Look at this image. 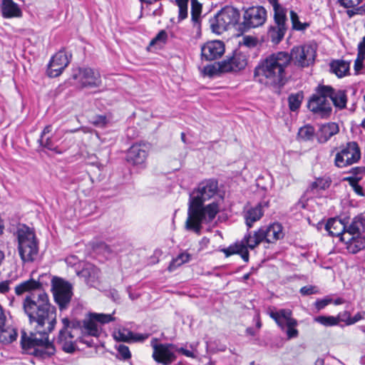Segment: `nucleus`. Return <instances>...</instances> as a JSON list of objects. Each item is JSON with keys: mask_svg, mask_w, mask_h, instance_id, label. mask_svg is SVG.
<instances>
[{"mask_svg": "<svg viewBox=\"0 0 365 365\" xmlns=\"http://www.w3.org/2000/svg\"><path fill=\"white\" fill-rule=\"evenodd\" d=\"M15 293L18 296L27 293L23 301V309L33 329L29 336L22 333V348L29 350L38 347L35 350L40 351L43 357L53 355L56 349L49 341L48 334L56 324V310L50 303L48 295L42 289L41 284L34 279L17 284Z\"/></svg>", "mask_w": 365, "mask_h": 365, "instance_id": "nucleus-1", "label": "nucleus"}, {"mask_svg": "<svg viewBox=\"0 0 365 365\" xmlns=\"http://www.w3.org/2000/svg\"><path fill=\"white\" fill-rule=\"evenodd\" d=\"M220 201L222 197L216 180L200 182L190 193L185 229L200 235L202 225L212 222L219 212Z\"/></svg>", "mask_w": 365, "mask_h": 365, "instance_id": "nucleus-2", "label": "nucleus"}, {"mask_svg": "<svg viewBox=\"0 0 365 365\" xmlns=\"http://www.w3.org/2000/svg\"><path fill=\"white\" fill-rule=\"evenodd\" d=\"M115 320L113 314L90 313L85 319L70 321L63 318V327L60 330L56 342L66 353H73L76 350L73 331L79 329L83 336H99L103 331V325Z\"/></svg>", "mask_w": 365, "mask_h": 365, "instance_id": "nucleus-3", "label": "nucleus"}, {"mask_svg": "<svg viewBox=\"0 0 365 365\" xmlns=\"http://www.w3.org/2000/svg\"><path fill=\"white\" fill-rule=\"evenodd\" d=\"M284 236L283 227L279 222H273L268 225L262 226L258 230L254 232H247L244 237L230 245L228 247L224 248L222 251L226 257L235 254H239L242 259L247 262L249 261L248 249L253 250L259 245L262 241L268 243H274Z\"/></svg>", "mask_w": 365, "mask_h": 365, "instance_id": "nucleus-4", "label": "nucleus"}, {"mask_svg": "<svg viewBox=\"0 0 365 365\" xmlns=\"http://www.w3.org/2000/svg\"><path fill=\"white\" fill-rule=\"evenodd\" d=\"M288 53L279 51L262 58L254 71L255 81L265 86H281L286 78L289 66Z\"/></svg>", "mask_w": 365, "mask_h": 365, "instance_id": "nucleus-5", "label": "nucleus"}, {"mask_svg": "<svg viewBox=\"0 0 365 365\" xmlns=\"http://www.w3.org/2000/svg\"><path fill=\"white\" fill-rule=\"evenodd\" d=\"M18 251L22 261L31 262L38 252V244L33 230L26 226L19 227L16 232Z\"/></svg>", "mask_w": 365, "mask_h": 365, "instance_id": "nucleus-6", "label": "nucleus"}, {"mask_svg": "<svg viewBox=\"0 0 365 365\" xmlns=\"http://www.w3.org/2000/svg\"><path fill=\"white\" fill-rule=\"evenodd\" d=\"M274 10V24L268 28L267 40L273 44H278L283 39L287 30V9L279 1H269Z\"/></svg>", "mask_w": 365, "mask_h": 365, "instance_id": "nucleus-7", "label": "nucleus"}, {"mask_svg": "<svg viewBox=\"0 0 365 365\" xmlns=\"http://www.w3.org/2000/svg\"><path fill=\"white\" fill-rule=\"evenodd\" d=\"M329 91L325 85H319L308 101V109L317 117L327 118L331 114L332 107L327 96Z\"/></svg>", "mask_w": 365, "mask_h": 365, "instance_id": "nucleus-8", "label": "nucleus"}, {"mask_svg": "<svg viewBox=\"0 0 365 365\" xmlns=\"http://www.w3.org/2000/svg\"><path fill=\"white\" fill-rule=\"evenodd\" d=\"M240 19V11L230 6L222 8L215 16L211 23L212 31L221 34L239 23Z\"/></svg>", "mask_w": 365, "mask_h": 365, "instance_id": "nucleus-9", "label": "nucleus"}, {"mask_svg": "<svg viewBox=\"0 0 365 365\" xmlns=\"http://www.w3.org/2000/svg\"><path fill=\"white\" fill-rule=\"evenodd\" d=\"M267 313L282 331H286L288 339H294L298 336L299 331L297 329L298 322L292 317V312L290 309H269Z\"/></svg>", "mask_w": 365, "mask_h": 365, "instance_id": "nucleus-10", "label": "nucleus"}, {"mask_svg": "<svg viewBox=\"0 0 365 365\" xmlns=\"http://www.w3.org/2000/svg\"><path fill=\"white\" fill-rule=\"evenodd\" d=\"M150 346L153 351L152 357L153 360L163 365H170L177 359V346L173 344L158 342V339L153 338Z\"/></svg>", "mask_w": 365, "mask_h": 365, "instance_id": "nucleus-11", "label": "nucleus"}, {"mask_svg": "<svg viewBox=\"0 0 365 365\" xmlns=\"http://www.w3.org/2000/svg\"><path fill=\"white\" fill-rule=\"evenodd\" d=\"M361 158V150L356 142L340 146L335 155L334 164L339 168L356 163Z\"/></svg>", "mask_w": 365, "mask_h": 365, "instance_id": "nucleus-12", "label": "nucleus"}, {"mask_svg": "<svg viewBox=\"0 0 365 365\" xmlns=\"http://www.w3.org/2000/svg\"><path fill=\"white\" fill-rule=\"evenodd\" d=\"M51 290L60 309H66L73 294L71 285L61 278L55 277L51 280Z\"/></svg>", "mask_w": 365, "mask_h": 365, "instance_id": "nucleus-13", "label": "nucleus"}, {"mask_svg": "<svg viewBox=\"0 0 365 365\" xmlns=\"http://www.w3.org/2000/svg\"><path fill=\"white\" fill-rule=\"evenodd\" d=\"M289 65L291 61L295 66L304 68L313 63L316 57V50L311 45H303L300 46H294L291 50V53H288Z\"/></svg>", "mask_w": 365, "mask_h": 365, "instance_id": "nucleus-14", "label": "nucleus"}, {"mask_svg": "<svg viewBox=\"0 0 365 365\" xmlns=\"http://www.w3.org/2000/svg\"><path fill=\"white\" fill-rule=\"evenodd\" d=\"M73 77L82 88H97L101 85L99 71L91 68H81Z\"/></svg>", "mask_w": 365, "mask_h": 365, "instance_id": "nucleus-15", "label": "nucleus"}, {"mask_svg": "<svg viewBox=\"0 0 365 365\" xmlns=\"http://www.w3.org/2000/svg\"><path fill=\"white\" fill-rule=\"evenodd\" d=\"M71 58V55L68 54L64 50L57 52L48 64V76L51 78L60 76L69 64Z\"/></svg>", "mask_w": 365, "mask_h": 365, "instance_id": "nucleus-16", "label": "nucleus"}, {"mask_svg": "<svg viewBox=\"0 0 365 365\" xmlns=\"http://www.w3.org/2000/svg\"><path fill=\"white\" fill-rule=\"evenodd\" d=\"M267 19V11L263 6H252L245 11L243 24L247 28L262 26Z\"/></svg>", "mask_w": 365, "mask_h": 365, "instance_id": "nucleus-17", "label": "nucleus"}, {"mask_svg": "<svg viewBox=\"0 0 365 365\" xmlns=\"http://www.w3.org/2000/svg\"><path fill=\"white\" fill-rule=\"evenodd\" d=\"M148 155V145L144 143H135L128 149L126 154V160L133 166L143 168L145 167Z\"/></svg>", "mask_w": 365, "mask_h": 365, "instance_id": "nucleus-18", "label": "nucleus"}, {"mask_svg": "<svg viewBox=\"0 0 365 365\" xmlns=\"http://www.w3.org/2000/svg\"><path fill=\"white\" fill-rule=\"evenodd\" d=\"M247 64V60L245 54L235 53L234 55L225 59L219 63L220 72H237L244 69Z\"/></svg>", "mask_w": 365, "mask_h": 365, "instance_id": "nucleus-19", "label": "nucleus"}, {"mask_svg": "<svg viewBox=\"0 0 365 365\" xmlns=\"http://www.w3.org/2000/svg\"><path fill=\"white\" fill-rule=\"evenodd\" d=\"M225 53V44L221 41H211L201 46L202 59L213 61L220 58Z\"/></svg>", "mask_w": 365, "mask_h": 365, "instance_id": "nucleus-20", "label": "nucleus"}, {"mask_svg": "<svg viewBox=\"0 0 365 365\" xmlns=\"http://www.w3.org/2000/svg\"><path fill=\"white\" fill-rule=\"evenodd\" d=\"M269 201L262 200L257 203L255 207H248L244 212V218L245 220V224L247 227V232H250L249 230L253 226V224L259 221L264 214V209L265 207H268Z\"/></svg>", "mask_w": 365, "mask_h": 365, "instance_id": "nucleus-21", "label": "nucleus"}, {"mask_svg": "<svg viewBox=\"0 0 365 365\" xmlns=\"http://www.w3.org/2000/svg\"><path fill=\"white\" fill-rule=\"evenodd\" d=\"M341 242L346 245V248L349 252L356 254L365 247V237L361 235L343 236Z\"/></svg>", "mask_w": 365, "mask_h": 365, "instance_id": "nucleus-22", "label": "nucleus"}, {"mask_svg": "<svg viewBox=\"0 0 365 365\" xmlns=\"http://www.w3.org/2000/svg\"><path fill=\"white\" fill-rule=\"evenodd\" d=\"M325 229L329 235L339 237L340 241L346 233V224L344 221L336 218L329 219L326 223Z\"/></svg>", "mask_w": 365, "mask_h": 365, "instance_id": "nucleus-23", "label": "nucleus"}, {"mask_svg": "<svg viewBox=\"0 0 365 365\" xmlns=\"http://www.w3.org/2000/svg\"><path fill=\"white\" fill-rule=\"evenodd\" d=\"M326 86L329 91L327 93L328 98L331 99L336 108L341 110L346 108L347 96L344 90L335 89L331 86Z\"/></svg>", "mask_w": 365, "mask_h": 365, "instance_id": "nucleus-24", "label": "nucleus"}, {"mask_svg": "<svg viewBox=\"0 0 365 365\" xmlns=\"http://www.w3.org/2000/svg\"><path fill=\"white\" fill-rule=\"evenodd\" d=\"M150 336V334L133 333L128 329H119L115 334V337L118 341L127 342H143Z\"/></svg>", "mask_w": 365, "mask_h": 365, "instance_id": "nucleus-25", "label": "nucleus"}, {"mask_svg": "<svg viewBox=\"0 0 365 365\" xmlns=\"http://www.w3.org/2000/svg\"><path fill=\"white\" fill-rule=\"evenodd\" d=\"M80 274L90 287H96L99 283L100 270L96 266L88 264L81 270Z\"/></svg>", "mask_w": 365, "mask_h": 365, "instance_id": "nucleus-26", "label": "nucleus"}, {"mask_svg": "<svg viewBox=\"0 0 365 365\" xmlns=\"http://www.w3.org/2000/svg\"><path fill=\"white\" fill-rule=\"evenodd\" d=\"M339 132L338 125L335 123H328L319 126L317 132V138L319 143H325Z\"/></svg>", "mask_w": 365, "mask_h": 365, "instance_id": "nucleus-27", "label": "nucleus"}, {"mask_svg": "<svg viewBox=\"0 0 365 365\" xmlns=\"http://www.w3.org/2000/svg\"><path fill=\"white\" fill-rule=\"evenodd\" d=\"M346 235H361L365 228V215L362 213L355 216L350 223L346 225Z\"/></svg>", "mask_w": 365, "mask_h": 365, "instance_id": "nucleus-28", "label": "nucleus"}, {"mask_svg": "<svg viewBox=\"0 0 365 365\" xmlns=\"http://www.w3.org/2000/svg\"><path fill=\"white\" fill-rule=\"evenodd\" d=\"M1 9L4 18H19L22 16L21 8L14 1H2Z\"/></svg>", "mask_w": 365, "mask_h": 365, "instance_id": "nucleus-29", "label": "nucleus"}, {"mask_svg": "<svg viewBox=\"0 0 365 365\" xmlns=\"http://www.w3.org/2000/svg\"><path fill=\"white\" fill-rule=\"evenodd\" d=\"M330 70L339 78L349 74L350 63L344 60H334L330 63Z\"/></svg>", "mask_w": 365, "mask_h": 365, "instance_id": "nucleus-30", "label": "nucleus"}, {"mask_svg": "<svg viewBox=\"0 0 365 365\" xmlns=\"http://www.w3.org/2000/svg\"><path fill=\"white\" fill-rule=\"evenodd\" d=\"M340 5L347 9L346 14L349 18L353 17L355 15H364L365 14V3L360 5L363 1H339Z\"/></svg>", "mask_w": 365, "mask_h": 365, "instance_id": "nucleus-31", "label": "nucleus"}, {"mask_svg": "<svg viewBox=\"0 0 365 365\" xmlns=\"http://www.w3.org/2000/svg\"><path fill=\"white\" fill-rule=\"evenodd\" d=\"M331 183V180L329 176L317 178L315 180L310 184L309 190L314 194H319L320 192L328 189Z\"/></svg>", "mask_w": 365, "mask_h": 365, "instance_id": "nucleus-32", "label": "nucleus"}, {"mask_svg": "<svg viewBox=\"0 0 365 365\" xmlns=\"http://www.w3.org/2000/svg\"><path fill=\"white\" fill-rule=\"evenodd\" d=\"M16 330L11 327H0V343L10 344L15 341L17 337Z\"/></svg>", "mask_w": 365, "mask_h": 365, "instance_id": "nucleus-33", "label": "nucleus"}, {"mask_svg": "<svg viewBox=\"0 0 365 365\" xmlns=\"http://www.w3.org/2000/svg\"><path fill=\"white\" fill-rule=\"evenodd\" d=\"M303 99L302 93H292L288 97L289 108L292 111L297 110L302 104Z\"/></svg>", "mask_w": 365, "mask_h": 365, "instance_id": "nucleus-34", "label": "nucleus"}, {"mask_svg": "<svg viewBox=\"0 0 365 365\" xmlns=\"http://www.w3.org/2000/svg\"><path fill=\"white\" fill-rule=\"evenodd\" d=\"M314 135V128L313 126L307 125L299 128L298 131L299 138L304 140L312 139Z\"/></svg>", "mask_w": 365, "mask_h": 365, "instance_id": "nucleus-35", "label": "nucleus"}, {"mask_svg": "<svg viewBox=\"0 0 365 365\" xmlns=\"http://www.w3.org/2000/svg\"><path fill=\"white\" fill-rule=\"evenodd\" d=\"M314 321L324 327H334L337 325V319L334 316H318L314 317Z\"/></svg>", "mask_w": 365, "mask_h": 365, "instance_id": "nucleus-36", "label": "nucleus"}, {"mask_svg": "<svg viewBox=\"0 0 365 365\" xmlns=\"http://www.w3.org/2000/svg\"><path fill=\"white\" fill-rule=\"evenodd\" d=\"M290 18L292 24V27L295 30L303 31L305 30L309 26V24L307 23L303 24L300 22L297 14L295 13L294 11H290Z\"/></svg>", "mask_w": 365, "mask_h": 365, "instance_id": "nucleus-37", "label": "nucleus"}, {"mask_svg": "<svg viewBox=\"0 0 365 365\" xmlns=\"http://www.w3.org/2000/svg\"><path fill=\"white\" fill-rule=\"evenodd\" d=\"M175 5L178 6V19L179 20H183L187 16V3L188 1H173Z\"/></svg>", "mask_w": 365, "mask_h": 365, "instance_id": "nucleus-38", "label": "nucleus"}, {"mask_svg": "<svg viewBox=\"0 0 365 365\" xmlns=\"http://www.w3.org/2000/svg\"><path fill=\"white\" fill-rule=\"evenodd\" d=\"M332 303V296L327 295L322 299H317L314 302V307L317 312L324 309L327 305Z\"/></svg>", "mask_w": 365, "mask_h": 365, "instance_id": "nucleus-39", "label": "nucleus"}, {"mask_svg": "<svg viewBox=\"0 0 365 365\" xmlns=\"http://www.w3.org/2000/svg\"><path fill=\"white\" fill-rule=\"evenodd\" d=\"M344 180L347 181L354 191L359 196H364V192L363 187L359 184V178H345Z\"/></svg>", "mask_w": 365, "mask_h": 365, "instance_id": "nucleus-40", "label": "nucleus"}, {"mask_svg": "<svg viewBox=\"0 0 365 365\" xmlns=\"http://www.w3.org/2000/svg\"><path fill=\"white\" fill-rule=\"evenodd\" d=\"M192 7H191V16L192 19L195 22H198L202 11V5L199 1H191Z\"/></svg>", "mask_w": 365, "mask_h": 365, "instance_id": "nucleus-41", "label": "nucleus"}, {"mask_svg": "<svg viewBox=\"0 0 365 365\" xmlns=\"http://www.w3.org/2000/svg\"><path fill=\"white\" fill-rule=\"evenodd\" d=\"M168 38V34L165 31L161 30L156 35V36L153 38L150 43V46H153L158 43L164 44L165 43Z\"/></svg>", "mask_w": 365, "mask_h": 365, "instance_id": "nucleus-42", "label": "nucleus"}, {"mask_svg": "<svg viewBox=\"0 0 365 365\" xmlns=\"http://www.w3.org/2000/svg\"><path fill=\"white\" fill-rule=\"evenodd\" d=\"M350 173L351 174V176H349L348 178H359V181H360L363 176L365 175V167H355L351 169Z\"/></svg>", "mask_w": 365, "mask_h": 365, "instance_id": "nucleus-43", "label": "nucleus"}, {"mask_svg": "<svg viewBox=\"0 0 365 365\" xmlns=\"http://www.w3.org/2000/svg\"><path fill=\"white\" fill-rule=\"evenodd\" d=\"M118 353L120 357L123 360L129 359L131 357V354L129 348L123 344H120L118 348Z\"/></svg>", "mask_w": 365, "mask_h": 365, "instance_id": "nucleus-44", "label": "nucleus"}, {"mask_svg": "<svg viewBox=\"0 0 365 365\" xmlns=\"http://www.w3.org/2000/svg\"><path fill=\"white\" fill-rule=\"evenodd\" d=\"M337 319V325L340 322H344L346 325L349 326V322L351 321V314L347 311L339 312L337 316L335 317Z\"/></svg>", "mask_w": 365, "mask_h": 365, "instance_id": "nucleus-45", "label": "nucleus"}, {"mask_svg": "<svg viewBox=\"0 0 365 365\" xmlns=\"http://www.w3.org/2000/svg\"><path fill=\"white\" fill-rule=\"evenodd\" d=\"M108 120L106 115H96L93 118L92 123L99 128L104 127L107 123Z\"/></svg>", "mask_w": 365, "mask_h": 365, "instance_id": "nucleus-46", "label": "nucleus"}, {"mask_svg": "<svg viewBox=\"0 0 365 365\" xmlns=\"http://www.w3.org/2000/svg\"><path fill=\"white\" fill-rule=\"evenodd\" d=\"M258 40L256 37L251 36H245L243 37V45L248 48H254L257 46Z\"/></svg>", "mask_w": 365, "mask_h": 365, "instance_id": "nucleus-47", "label": "nucleus"}, {"mask_svg": "<svg viewBox=\"0 0 365 365\" xmlns=\"http://www.w3.org/2000/svg\"><path fill=\"white\" fill-rule=\"evenodd\" d=\"M300 294L304 296L311 295L318 293V290L314 286H304L300 289Z\"/></svg>", "mask_w": 365, "mask_h": 365, "instance_id": "nucleus-48", "label": "nucleus"}, {"mask_svg": "<svg viewBox=\"0 0 365 365\" xmlns=\"http://www.w3.org/2000/svg\"><path fill=\"white\" fill-rule=\"evenodd\" d=\"M41 145L43 146L44 148L50 150H54L56 149V145L53 143L51 138L49 137L43 138V140H39Z\"/></svg>", "mask_w": 365, "mask_h": 365, "instance_id": "nucleus-49", "label": "nucleus"}, {"mask_svg": "<svg viewBox=\"0 0 365 365\" xmlns=\"http://www.w3.org/2000/svg\"><path fill=\"white\" fill-rule=\"evenodd\" d=\"M185 264L181 259H179V257L177 256L175 258H174L172 262H170L168 269L170 272L174 271L176 268L181 266L182 264Z\"/></svg>", "mask_w": 365, "mask_h": 365, "instance_id": "nucleus-50", "label": "nucleus"}, {"mask_svg": "<svg viewBox=\"0 0 365 365\" xmlns=\"http://www.w3.org/2000/svg\"><path fill=\"white\" fill-rule=\"evenodd\" d=\"M358 58H365V36L358 45Z\"/></svg>", "mask_w": 365, "mask_h": 365, "instance_id": "nucleus-51", "label": "nucleus"}, {"mask_svg": "<svg viewBox=\"0 0 365 365\" xmlns=\"http://www.w3.org/2000/svg\"><path fill=\"white\" fill-rule=\"evenodd\" d=\"M365 319V312H359L354 317H351L349 324H354L359 321Z\"/></svg>", "mask_w": 365, "mask_h": 365, "instance_id": "nucleus-52", "label": "nucleus"}, {"mask_svg": "<svg viewBox=\"0 0 365 365\" xmlns=\"http://www.w3.org/2000/svg\"><path fill=\"white\" fill-rule=\"evenodd\" d=\"M9 290V283L8 281L0 282V294H5Z\"/></svg>", "mask_w": 365, "mask_h": 365, "instance_id": "nucleus-53", "label": "nucleus"}, {"mask_svg": "<svg viewBox=\"0 0 365 365\" xmlns=\"http://www.w3.org/2000/svg\"><path fill=\"white\" fill-rule=\"evenodd\" d=\"M178 257L184 263L188 262L191 259V255L187 252H182L180 253Z\"/></svg>", "mask_w": 365, "mask_h": 365, "instance_id": "nucleus-54", "label": "nucleus"}, {"mask_svg": "<svg viewBox=\"0 0 365 365\" xmlns=\"http://www.w3.org/2000/svg\"><path fill=\"white\" fill-rule=\"evenodd\" d=\"M176 352L181 353L182 354H183L187 357H192V358L195 357L194 354L191 351L184 349L182 347H181V348L177 347Z\"/></svg>", "mask_w": 365, "mask_h": 365, "instance_id": "nucleus-55", "label": "nucleus"}, {"mask_svg": "<svg viewBox=\"0 0 365 365\" xmlns=\"http://www.w3.org/2000/svg\"><path fill=\"white\" fill-rule=\"evenodd\" d=\"M51 130H52L51 125H46L44 128V129L43 130V131L41 132L39 140H43V138H46V135L50 133L51 132Z\"/></svg>", "mask_w": 365, "mask_h": 365, "instance_id": "nucleus-56", "label": "nucleus"}, {"mask_svg": "<svg viewBox=\"0 0 365 365\" xmlns=\"http://www.w3.org/2000/svg\"><path fill=\"white\" fill-rule=\"evenodd\" d=\"M6 319V317L4 311L1 305L0 304V327H4Z\"/></svg>", "mask_w": 365, "mask_h": 365, "instance_id": "nucleus-57", "label": "nucleus"}, {"mask_svg": "<svg viewBox=\"0 0 365 365\" xmlns=\"http://www.w3.org/2000/svg\"><path fill=\"white\" fill-rule=\"evenodd\" d=\"M332 303L334 305H340L345 303V299L341 297H338L335 299H332Z\"/></svg>", "mask_w": 365, "mask_h": 365, "instance_id": "nucleus-58", "label": "nucleus"}, {"mask_svg": "<svg viewBox=\"0 0 365 365\" xmlns=\"http://www.w3.org/2000/svg\"><path fill=\"white\" fill-rule=\"evenodd\" d=\"M127 291H128V293L129 297H130L132 300L136 299L139 297V295H138V294H134V293H133V292H132V291H131V287H128Z\"/></svg>", "mask_w": 365, "mask_h": 365, "instance_id": "nucleus-59", "label": "nucleus"}, {"mask_svg": "<svg viewBox=\"0 0 365 365\" xmlns=\"http://www.w3.org/2000/svg\"><path fill=\"white\" fill-rule=\"evenodd\" d=\"M256 269L255 268H252L251 271L247 274H245L242 277V280L243 282H245L246 280L249 279H250V275L252 274V272L253 271H255Z\"/></svg>", "mask_w": 365, "mask_h": 365, "instance_id": "nucleus-60", "label": "nucleus"}, {"mask_svg": "<svg viewBox=\"0 0 365 365\" xmlns=\"http://www.w3.org/2000/svg\"><path fill=\"white\" fill-rule=\"evenodd\" d=\"M254 319L256 321V325L258 329H259L262 326V323H261V321H260V319H259V314H257Z\"/></svg>", "mask_w": 365, "mask_h": 365, "instance_id": "nucleus-61", "label": "nucleus"}, {"mask_svg": "<svg viewBox=\"0 0 365 365\" xmlns=\"http://www.w3.org/2000/svg\"><path fill=\"white\" fill-rule=\"evenodd\" d=\"M316 365H324L323 359H317L316 361Z\"/></svg>", "mask_w": 365, "mask_h": 365, "instance_id": "nucleus-62", "label": "nucleus"}, {"mask_svg": "<svg viewBox=\"0 0 365 365\" xmlns=\"http://www.w3.org/2000/svg\"><path fill=\"white\" fill-rule=\"evenodd\" d=\"M361 126L362 128H364L365 130V118H364V120L361 121Z\"/></svg>", "mask_w": 365, "mask_h": 365, "instance_id": "nucleus-63", "label": "nucleus"}, {"mask_svg": "<svg viewBox=\"0 0 365 365\" xmlns=\"http://www.w3.org/2000/svg\"><path fill=\"white\" fill-rule=\"evenodd\" d=\"M359 329L361 331L365 332V325L359 326Z\"/></svg>", "mask_w": 365, "mask_h": 365, "instance_id": "nucleus-64", "label": "nucleus"}]
</instances>
